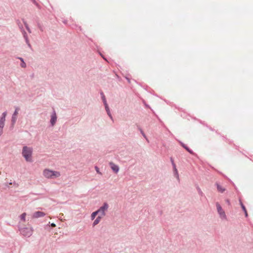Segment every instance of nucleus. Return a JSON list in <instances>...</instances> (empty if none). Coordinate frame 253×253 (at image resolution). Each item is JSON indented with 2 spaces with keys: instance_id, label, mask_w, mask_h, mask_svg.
Returning a JSON list of instances; mask_svg holds the SVG:
<instances>
[{
  "instance_id": "nucleus-16",
  "label": "nucleus",
  "mask_w": 253,
  "mask_h": 253,
  "mask_svg": "<svg viewBox=\"0 0 253 253\" xmlns=\"http://www.w3.org/2000/svg\"><path fill=\"white\" fill-rule=\"evenodd\" d=\"M95 169L97 173L102 175V173L100 171L99 169L97 167H95Z\"/></svg>"
},
{
  "instance_id": "nucleus-18",
  "label": "nucleus",
  "mask_w": 253,
  "mask_h": 253,
  "mask_svg": "<svg viewBox=\"0 0 253 253\" xmlns=\"http://www.w3.org/2000/svg\"><path fill=\"white\" fill-rule=\"evenodd\" d=\"M185 149L188 152H189L190 154H193V152L190 150L188 147H187Z\"/></svg>"
},
{
  "instance_id": "nucleus-3",
  "label": "nucleus",
  "mask_w": 253,
  "mask_h": 253,
  "mask_svg": "<svg viewBox=\"0 0 253 253\" xmlns=\"http://www.w3.org/2000/svg\"><path fill=\"white\" fill-rule=\"evenodd\" d=\"M108 205L107 203H104L97 211V213L99 214V216H103L105 215V212L108 209Z\"/></svg>"
},
{
  "instance_id": "nucleus-1",
  "label": "nucleus",
  "mask_w": 253,
  "mask_h": 253,
  "mask_svg": "<svg viewBox=\"0 0 253 253\" xmlns=\"http://www.w3.org/2000/svg\"><path fill=\"white\" fill-rule=\"evenodd\" d=\"M43 176L47 179H55L61 176L59 171L52 170L49 169H45L43 170L42 172Z\"/></svg>"
},
{
  "instance_id": "nucleus-24",
  "label": "nucleus",
  "mask_w": 253,
  "mask_h": 253,
  "mask_svg": "<svg viewBox=\"0 0 253 253\" xmlns=\"http://www.w3.org/2000/svg\"><path fill=\"white\" fill-rule=\"evenodd\" d=\"M51 226L53 227H54L56 226V225L54 223H51Z\"/></svg>"
},
{
  "instance_id": "nucleus-8",
  "label": "nucleus",
  "mask_w": 253,
  "mask_h": 253,
  "mask_svg": "<svg viewBox=\"0 0 253 253\" xmlns=\"http://www.w3.org/2000/svg\"><path fill=\"white\" fill-rule=\"evenodd\" d=\"M102 98H103V102H104V105L105 106L106 110L107 112V114L111 117V118H112V117L111 116L110 112V111H109V107H108V105L107 104L106 100L105 99V96H104V95H103Z\"/></svg>"
},
{
  "instance_id": "nucleus-23",
  "label": "nucleus",
  "mask_w": 253,
  "mask_h": 253,
  "mask_svg": "<svg viewBox=\"0 0 253 253\" xmlns=\"http://www.w3.org/2000/svg\"><path fill=\"white\" fill-rule=\"evenodd\" d=\"M2 128H3L0 127V135H1L2 133Z\"/></svg>"
},
{
  "instance_id": "nucleus-9",
  "label": "nucleus",
  "mask_w": 253,
  "mask_h": 253,
  "mask_svg": "<svg viewBox=\"0 0 253 253\" xmlns=\"http://www.w3.org/2000/svg\"><path fill=\"white\" fill-rule=\"evenodd\" d=\"M22 233L25 236H29L32 235V230L31 229H25L22 231Z\"/></svg>"
},
{
  "instance_id": "nucleus-7",
  "label": "nucleus",
  "mask_w": 253,
  "mask_h": 253,
  "mask_svg": "<svg viewBox=\"0 0 253 253\" xmlns=\"http://www.w3.org/2000/svg\"><path fill=\"white\" fill-rule=\"evenodd\" d=\"M109 165L111 167V169L115 172V173H117L119 170V167L115 165L114 163H113V162H110L109 163Z\"/></svg>"
},
{
  "instance_id": "nucleus-2",
  "label": "nucleus",
  "mask_w": 253,
  "mask_h": 253,
  "mask_svg": "<svg viewBox=\"0 0 253 253\" xmlns=\"http://www.w3.org/2000/svg\"><path fill=\"white\" fill-rule=\"evenodd\" d=\"M32 148L27 146L23 147L22 154L27 162H32Z\"/></svg>"
},
{
  "instance_id": "nucleus-25",
  "label": "nucleus",
  "mask_w": 253,
  "mask_h": 253,
  "mask_svg": "<svg viewBox=\"0 0 253 253\" xmlns=\"http://www.w3.org/2000/svg\"><path fill=\"white\" fill-rule=\"evenodd\" d=\"M19 58V59L21 61V62H22L23 61H24V60H23V58Z\"/></svg>"
},
{
  "instance_id": "nucleus-10",
  "label": "nucleus",
  "mask_w": 253,
  "mask_h": 253,
  "mask_svg": "<svg viewBox=\"0 0 253 253\" xmlns=\"http://www.w3.org/2000/svg\"><path fill=\"white\" fill-rule=\"evenodd\" d=\"M56 114L55 113H54L51 116V120H50V123H51V124L52 126H53L55 124V122L56 121Z\"/></svg>"
},
{
  "instance_id": "nucleus-12",
  "label": "nucleus",
  "mask_w": 253,
  "mask_h": 253,
  "mask_svg": "<svg viewBox=\"0 0 253 253\" xmlns=\"http://www.w3.org/2000/svg\"><path fill=\"white\" fill-rule=\"evenodd\" d=\"M172 165H173V169H174V174L175 175L176 178L177 179H179V176H178V171H177V169H176V166L173 163V162H172Z\"/></svg>"
},
{
  "instance_id": "nucleus-17",
  "label": "nucleus",
  "mask_w": 253,
  "mask_h": 253,
  "mask_svg": "<svg viewBox=\"0 0 253 253\" xmlns=\"http://www.w3.org/2000/svg\"><path fill=\"white\" fill-rule=\"evenodd\" d=\"M217 189H218V190L221 192H222L224 191V189H222L221 186L218 185H217Z\"/></svg>"
},
{
  "instance_id": "nucleus-26",
  "label": "nucleus",
  "mask_w": 253,
  "mask_h": 253,
  "mask_svg": "<svg viewBox=\"0 0 253 253\" xmlns=\"http://www.w3.org/2000/svg\"><path fill=\"white\" fill-rule=\"evenodd\" d=\"M245 215H246V216H248V213H247V211H246V212H245Z\"/></svg>"
},
{
  "instance_id": "nucleus-5",
  "label": "nucleus",
  "mask_w": 253,
  "mask_h": 253,
  "mask_svg": "<svg viewBox=\"0 0 253 253\" xmlns=\"http://www.w3.org/2000/svg\"><path fill=\"white\" fill-rule=\"evenodd\" d=\"M45 215V213L42 211H36L32 215L33 218H37L40 217H43Z\"/></svg>"
},
{
  "instance_id": "nucleus-6",
  "label": "nucleus",
  "mask_w": 253,
  "mask_h": 253,
  "mask_svg": "<svg viewBox=\"0 0 253 253\" xmlns=\"http://www.w3.org/2000/svg\"><path fill=\"white\" fill-rule=\"evenodd\" d=\"M6 116V112L3 113L2 117L0 119V127L3 128L4 125L5 118Z\"/></svg>"
},
{
  "instance_id": "nucleus-14",
  "label": "nucleus",
  "mask_w": 253,
  "mask_h": 253,
  "mask_svg": "<svg viewBox=\"0 0 253 253\" xmlns=\"http://www.w3.org/2000/svg\"><path fill=\"white\" fill-rule=\"evenodd\" d=\"M97 211H95L93 212L92 213L91 215V220H93L95 216H96V215L97 214Z\"/></svg>"
},
{
  "instance_id": "nucleus-19",
  "label": "nucleus",
  "mask_w": 253,
  "mask_h": 253,
  "mask_svg": "<svg viewBox=\"0 0 253 253\" xmlns=\"http://www.w3.org/2000/svg\"><path fill=\"white\" fill-rule=\"evenodd\" d=\"M16 120V116H14L13 115L12 118V122H13V123H14L15 122Z\"/></svg>"
},
{
  "instance_id": "nucleus-27",
  "label": "nucleus",
  "mask_w": 253,
  "mask_h": 253,
  "mask_svg": "<svg viewBox=\"0 0 253 253\" xmlns=\"http://www.w3.org/2000/svg\"><path fill=\"white\" fill-rule=\"evenodd\" d=\"M227 202L229 203V200H227Z\"/></svg>"
},
{
  "instance_id": "nucleus-15",
  "label": "nucleus",
  "mask_w": 253,
  "mask_h": 253,
  "mask_svg": "<svg viewBox=\"0 0 253 253\" xmlns=\"http://www.w3.org/2000/svg\"><path fill=\"white\" fill-rule=\"evenodd\" d=\"M19 110V108H16L15 111L14 113L13 114L14 116H17V115L18 114Z\"/></svg>"
},
{
  "instance_id": "nucleus-13",
  "label": "nucleus",
  "mask_w": 253,
  "mask_h": 253,
  "mask_svg": "<svg viewBox=\"0 0 253 253\" xmlns=\"http://www.w3.org/2000/svg\"><path fill=\"white\" fill-rule=\"evenodd\" d=\"M26 213H23L20 216V219L23 221H25L26 220Z\"/></svg>"
},
{
  "instance_id": "nucleus-22",
  "label": "nucleus",
  "mask_w": 253,
  "mask_h": 253,
  "mask_svg": "<svg viewBox=\"0 0 253 253\" xmlns=\"http://www.w3.org/2000/svg\"><path fill=\"white\" fill-rule=\"evenodd\" d=\"M181 145L185 149L187 147V146L185 144H184L183 143L181 142Z\"/></svg>"
},
{
  "instance_id": "nucleus-11",
  "label": "nucleus",
  "mask_w": 253,
  "mask_h": 253,
  "mask_svg": "<svg viewBox=\"0 0 253 253\" xmlns=\"http://www.w3.org/2000/svg\"><path fill=\"white\" fill-rule=\"evenodd\" d=\"M102 217L101 216L98 215V216L96 218V219L94 220L93 225V226H95L97 225L100 221Z\"/></svg>"
},
{
  "instance_id": "nucleus-20",
  "label": "nucleus",
  "mask_w": 253,
  "mask_h": 253,
  "mask_svg": "<svg viewBox=\"0 0 253 253\" xmlns=\"http://www.w3.org/2000/svg\"><path fill=\"white\" fill-rule=\"evenodd\" d=\"M21 66L22 68H25L26 66V63L24 61H23L21 64Z\"/></svg>"
},
{
  "instance_id": "nucleus-4",
  "label": "nucleus",
  "mask_w": 253,
  "mask_h": 253,
  "mask_svg": "<svg viewBox=\"0 0 253 253\" xmlns=\"http://www.w3.org/2000/svg\"><path fill=\"white\" fill-rule=\"evenodd\" d=\"M216 208L217 211L219 214L220 217L222 218L225 219L226 217L225 213L218 203H216Z\"/></svg>"
},
{
  "instance_id": "nucleus-21",
  "label": "nucleus",
  "mask_w": 253,
  "mask_h": 253,
  "mask_svg": "<svg viewBox=\"0 0 253 253\" xmlns=\"http://www.w3.org/2000/svg\"><path fill=\"white\" fill-rule=\"evenodd\" d=\"M241 206H242V208L243 209V210H244V211H245V212H246V208L242 204H241Z\"/></svg>"
}]
</instances>
